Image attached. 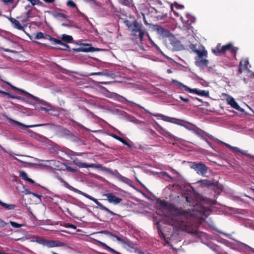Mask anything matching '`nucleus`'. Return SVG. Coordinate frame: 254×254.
<instances>
[{
    "label": "nucleus",
    "instance_id": "f257e3e1",
    "mask_svg": "<svg viewBox=\"0 0 254 254\" xmlns=\"http://www.w3.org/2000/svg\"><path fill=\"white\" fill-rule=\"evenodd\" d=\"M180 193L178 198L186 200L191 209L184 210L176 207V231L177 229L197 235L198 227L209 214V209L198 202L199 195L192 191L189 185L186 183L179 184L176 182V191Z\"/></svg>",
    "mask_w": 254,
    "mask_h": 254
},
{
    "label": "nucleus",
    "instance_id": "f03ea898",
    "mask_svg": "<svg viewBox=\"0 0 254 254\" xmlns=\"http://www.w3.org/2000/svg\"><path fill=\"white\" fill-rule=\"evenodd\" d=\"M176 125H177L178 127H176V130H180V127H183L185 128L188 129L189 130H192L193 132L197 135L199 137H201L203 135L200 132H201L204 133L207 137H208L211 139H214V137L211 134H209L207 132H205L202 129L197 128L196 129H193L191 125L189 123L186 122L183 120H180L176 118Z\"/></svg>",
    "mask_w": 254,
    "mask_h": 254
},
{
    "label": "nucleus",
    "instance_id": "7ed1b4c3",
    "mask_svg": "<svg viewBox=\"0 0 254 254\" xmlns=\"http://www.w3.org/2000/svg\"><path fill=\"white\" fill-rule=\"evenodd\" d=\"M238 50V48L233 47L231 43H228L222 47L221 43H218L215 48L212 49V52L215 55L218 56L220 54H224L227 51H230L232 55L235 56Z\"/></svg>",
    "mask_w": 254,
    "mask_h": 254
},
{
    "label": "nucleus",
    "instance_id": "20e7f679",
    "mask_svg": "<svg viewBox=\"0 0 254 254\" xmlns=\"http://www.w3.org/2000/svg\"><path fill=\"white\" fill-rule=\"evenodd\" d=\"M34 241L49 248L66 246V244L63 242L45 239L40 237H36Z\"/></svg>",
    "mask_w": 254,
    "mask_h": 254
},
{
    "label": "nucleus",
    "instance_id": "39448f33",
    "mask_svg": "<svg viewBox=\"0 0 254 254\" xmlns=\"http://www.w3.org/2000/svg\"><path fill=\"white\" fill-rule=\"evenodd\" d=\"M162 204L163 205L162 208L163 214L165 215L164 221L166 223L172 225L173 229H174V224L175 223V221L174 219L175 218V215L174 213V210L169 209L165 201L162 202Z\"/></svg>",
    "mask_w": 254,
    "mask_h": 254
},
{
    "label": "nucleus",
    "instance_id": "423d86ee",
    "mask_svg": "<svg viewBox=\"0 0 254 254\" xmlns=\"http://www.w3.org/2000/svg\"><path fill=\"white\" fill-rule=\"evenodd\" d=\"M190 168L194 169L197 174L201 176H204L207 173L208 170V167L201 162H193Z\"/></svg>",
    "mask_w": 254,
    "mask_h": 254
},
{
    "label": "nucleus",
    "instance_id": "0eeeda50",
    "mask_svg": "<svg viewBox=\"0 0 254 254\" xmlns=\"http://www.w3.org/2000/svg\"><path fill=\"white\" fill-rule=\"evenodd\" d=\"M184 91L190 93H195L197 95H198L199 92L198 89L196 88L191 89L183 83L176 80V92L181 93Z\"/></svg>",
    "mask_w": 254,
    "mask_h": 254
},
{
    "label": "nucleus",
    "instance_id": "6e6552de",
    "mask_svg": "<svg viewBox=\"0 0 254 254\" xmlns=\"http://www.w3.org/2000/svg\"><path fill=\"white\" fill-rule=\"evenodd\" d=\"M179 19L183 24V26L182 27L181 26V25H179V27L184 30L190 29L191 27V24L192 22L194 21V20L193 19L192 17L188 15L186 16L185 18L180 16Z\"/></svg>",
    "mask_w": 254,
    "mask_h": 254
},
{
    "label": "nucleus",
    "instance_id": "1a4fd4ad",
    "mask_svg": "<svg viewBox=\"0 0 254 254\" xmlns=\"http://www.w3.org/2000/svg\"><path fill=\"white\" fill-rule=\"evenodd\" d=\"M8 121L9 123L12 124L13 126H18L20 128L23 129L26 127H41L43 126L44 125V124H38V125H25L24 124H23L22 123H21L18 121H15L14 120H12L10 118L8 119Z\"/></svg>",
    "mask_w": 254,
    "mask_h": 254
},
{
    "label": "nucleus",
    "instance_id": "9d476101",
    "mask_svg": "<svg viewBox=\"0 0 254 254\" xmlns=\"http://www.w3.org/2000/svg\"><path fill=\"white\" fill-rule=\"evenodd\" d=\"M103 196L107 197V199L109 203H114V204H119L122 200V198L116 196L112 193L104 194Z\"/></svg>",
    "mask_w": 254,
    "mask_h": 254
},
{
    "label": "nucleus",
    "instance_id": "9b49d317",
    "mask_svg": "<svg viewBox=\"0 0 254 254\" xmlns=\"http://www.w3.org/2000/svg\"><path fill=\"white\" fill-rule=\"evenodd\" d=\"M162 35L164 36L165 38L164 40L166 42H169L172 46L175 45V37L168 31L163 30L162 31Z\"/></svg>",
    "mask_w": 254,
    "mask_h": 254
},
{
    "label": "nucleus",
    "instance_id": "f8f14e48",
    "mask_svg": "<svg viewBox=\"0 0 254 254\" xmlns=\"http://www.w3.org/2000/svg\"><path fill=\"white\" fill-rule=\"evenodd\" d=\"M197 183L202 188L209 187L211 186H216V183L207 179L201 180L200 181H198L197 182Z\"/></svg>",
    "mask_w": 254,
    "mask_h": 254
},
{
    "label": "nucleus",
    "instance_id": "ddd939ff",
    "mask_svg": "<svg viewBox=\"0 0 254 254\" xmlns=\"http://www.w3.org/2000/svg\"><path fill=\"white\" fill-rule=\"evenodd\" d=\"M228 104L231 105V106L235 109L236 110L240 111L241 112H244V109L242 108L236 102L235 99L233 97H231L227 100Z\"/></svg>",
    "mask_w": 254,
    "mask_h": 254
},
{
    "label": "nucleus",
    "instance_id": "4468645a",
    "mask_svg": "<svg viewBox=\"0 0 254 254\" xmlns=\"http://www.w3.org/2000/svg\"><path fill=\"white\" fill-rule=\"evenodd\" d=\"M249 64L248 59L240 62L238 67V72L241 74L244 70H248V64Z\"/></svg>",
    "mask_w": 254,
    "mask_h": 254
},
{
    "label": "nucleus",
    "instance_id": "2eb2a0df",
    "mask_svg": "<svg viewBox=\"0 0 254 254\" xmlns=\"http://www.w3.org/2000/svg\"><path fill=\"white\" fill-rule=\"evenodd\" d=\"M88 199H89L91 200H92L94 201L96 204L99 206L101 209L102 210H105V211L111 214L112 215H115V213H113L112 211L110 210L108 208L103 206L100 202H99L97 199L95 198L90 196V197H88Z\"/></svg>",
    "mask_w": 254,
    "mask_h": 254
},
{
    "label": "nucleus",
    "instance_id": "dca6fc26",
    "mask_svg": "<svg viewBox=\"0 0 254 254\" xmlns=\"http://www.w3.org/2000/svg\"><path fill=\"white\" fill-rule=\"evenodd\" d=\"M4 16L5 17H6V18H7L11 22V23L13 24V27L17 29L18 30H22L23 29L22 26L21 25V24L19 23V22L18 21H17V20H16L15 18L10 17L8 16Z\"/></svg>",
    "mask_w": 254,
    "mask_h": 254
},
{
    "label": "nucleus",
    "instance_id": "f3484780",
    "mask_svg": "<svg viewBox=\"0 0 254 254\" xmlns=\"http://www.w3.org/2000/svg\"><path fill=\"white\" fill-rule=\"evenodd\" d=\"M64 186L67 188H68V189H69L70 190H72L75 192H77L80 194H81L83 196L86 197V198H88V197H90V195L87 194V193H85L71 186H70L69 184H68L66 182H64Z\"/></svg>",
    "mask_w": 254,
    "mask_h": 254
},
{
    "label": "nucleus",
    "instance_id": "a211bd4d",
    "mask_svg": "<svg viewBox=\"0 0 254 254\" xmlns=\"http://www.w3.org/2000/svg\"><path fill=\"white\" fill-rule=\"evenodd\" d=\"M49 40L51 41V42H52L53 44H59V45H62V46H63V48H61V49H62V50H66L67 48H69V46L67 44L63 43L60 40L56 39H55V38H51V37H49Z\"/></svg>",
    "mask_w": 254,
    "mask_h": 254
},
{
    "label": "nucleus",
    "instance_id": "6ab92c4d",
    "mask_svg": "<svg viewBox=\"0 0 254 254\" xmlns=\"http://www.w3.org/2000/svg\"><path fill=\"white\" fill-rule=\"evenodd\" d=\"M52 15L57 19L59 20H68L67 16L64 13L60 12L59 11H55L52 13Z\"/></svg>",
    "mask_w": 254,
    "mask_h": 254
},
{
    "label": "nucleus",
    "instance_id": "aec40b11",
    "mask_svg": "<svg viewBox=\"0 0 254 254\" xmlns=\"http://www.w3.org/2000/svg\"><path fill=\"white\" fill-rule=\"evenodd\" d=\"M231 149L233 151H234L240 152L242 154L246 156V157H249L250 158L254 159V155H251L250 154L247 153L246 151L240 150V148L237 147H233V146H232Z\"/></svg>",
    "mask_w": 254,
    "mask_h": 254
},
{
    "label": "nucleus",
    "instance_id": "412c9836",
    "mask_svg": "<svg viewBox=\"0 0 254 254\" xmlns=\"http://www.w3.org/2000/svg\"><path fill=\"white\" fill-rule=\"evenodd\" d=\"M184 41H180L176 40V51H179L185 49L186 47H187V44L185 43H182Z\"/></svg>",
    "mask_w": 254,
    "mask_h": 254
},
{
    "label": "nucleus",
    "instance_id": "4be33fe9",
    "mask_svg": "<svg viewBox=\"0 0 254 254\" xmlns=\"http://www.w3.org/2000/svg\"><path fill=\"white\" fill-rule=\"evenodd\" d=\"M0 204L4 208H5V209H7V210H11V209H13L15 207V204H7L6 203H4L3 202H2L0 200Z\"/></svg>",
    "mask_w": 254,
    "mask_h": 254
},
{
    "label": "nucleus",
    "instance_id": "5701e85b",
    "mask_svg": "<svg viewBox=\"0 0 254 254\" xmlns=\"http://www.w3.org/2000/svg\"><path fill=\"white\" fill-rule=\"evenodd\" d=\"M20 176L23 179L26 180V181L30 182L31 183H32V184L35 183V182L33 180H32L31 179H30L27 177V174L24 171H21L20 172Z\"/></svg>",
    "mask_w": 254,
    "mask_h": 254
},
{
    "label": "nucleus",
    "instance_id": "b1692460",
    "mask_svg": "<svg viewBox=\"0 0 254 254\" xmlns=\"http://www.w3.org/2000/svg\"><path fill=\"white\" fill-rule=\"evenodd\" d=\"M62 40L66 43H71L73 40L71 36L66 34H63L61 36Z\"/></svg>",
    "mask_w": 254,
    "mask_h": 254
},
{
    "label": "nucleus",
    "instance_id": "393cba45",
    "mask_svg": "<svg viewBox=\"0 0 254 254\" xmlns=\"http://www.w3.org/2000/svg\"><path fill=\"white\" fill-rule=\"evenodd\" d=\"M19 91H20V92L25 94V95H27V96L32 98L33 99H34V100H36V101H37L38 102H40L41 103L44 102L43 101L40 100L38 97L33 96V95H32L30 93H28V92L23 90V89H20V90Z\"/></svg>",
    "mask_w": 254,
    "mask_h": 254
},
{
    "label": "nucleus",
    "instance_id": "a878e982",
    "mask_svg": "<svg viewBox=\"0 0 254 254\" xmlns=\"http://www.w3.org/2000/svg\"><path fill=\"white\" fill-rule=\"evenodd\" d=\"M196 64L198 66H207L208 64V61L205 59H201L196 62Z\"/></svg>",
    "mask_w": 254,
    "mask_h": 254
},
{
    "label": "nucleus",
    "instance_id": "bb28decb",
    "mask_svg": "<svg viewBox=\"0 0 254 254\" xmlns=\"http://www.w3.org/2000/svg\"><path fill=\"white\" fill-rule=\"evenodd\" d=\"M79 52H93L95 51L94 48L89 47L87 48H80L77 50Z\"/></svg>",
    "mask_w": 254,
    "mask_h": 254
},
{
    "label": "nucleus",
    "instance_id": "cd10ccee",
    "mask_svg": "<svg viewBox=\"0 0 254 254\" xmlns=\"http://www.w3.org/2000/svg\"><path fill=\"white\" fill-rule=\"evenodd\" d=\"M133 25L134 28L132 29V32L135 33L141 30L140 25L136 21L133 22Z\"/></svg>",
    "mask_w": 254,
    "mask_h": 254
},
{
    "label": "nucleus",
    "instance_id": "c85d7f7f",
    "mask_svg": "<svg viewBox=\"0 0 254 254\" xmlns=\"http://www.w3.org/2000/svg\"><path fill=\"white\" fill-rule=\"evenodd\" d=\"M195 53L197 54L199 58L201 59L203 57H206L207 52L205 50H203L202 51L197 50V51H196Z\"/></svg>",
    "mask_w": 254,
    "mask_h": 254
},
{
    "label": "nucleus",
    "instance_id": "c756f323",
    "mask_svg": "<svg viewBox=\"0 0 254 254\" xmlns=\"http://www.w3.org/2000/svg\"><path fill=\"white\" fill-rule=\"evenodd\" d=\"M50 36L45 37L44 35V34L42 32H38L35 34V38L37 39H46L49 40V37Z\"/></svg>",
    "mask_w": 254,
    "mask_h": 254
},
{
    "label": "nucleus",
    "instance_id": "7c9ffc66",
    "mask_svg": "<svg viewBox=\"0 0 254 254\" xmlns=\"http://www.w3.org/2000/svg\"><path fill=\"white\" fill-rule=\"evenodd\" d=\"M157 117H161L162 118V119L165 121H166V122H171V123H174L175 122V119H173V118H169V117H163L162 115H158V116H156Z\"/></svg>",
    "mask_w": 254,
    "mask_h": 254
},
{
    "label": "nucleus",
    "instance_id": "2f4dec72",
    "mask_svg": "<svg viewBox=\"0 0 254 254\" xmlns=\"http://www.w3.org/2000/svg\"><path fill=\"white\" fill-rule=\"evenodd\" d=\"M78 166L81 168H94L95 165L94 164H86L84 163H79Z\"/></svg>",
    "mask_w": 254,
    "mask_h": 254
},
{
    "label": "nucleus",
    "instance_id": "473e14b6",
    "mask_svg": "<svg viewBox=\"0 0 254 254\" xmlns=\"http://www.w3.org/2000/svg\"><path fill=\"white\" fill-rule=\"evenodd\" d=\"M100 244L102 247H103L105 249L107 250V251L113 253L115 252L113 249L108 246L106 244L103 242H100Z\"/></svg>",
    "mask_w": 254,
    "mask_h": 254
},
{
    "label": "nucleus",
    "instance_id": "72a5a7b5",
    "mask_svg": "<svg viewBox=\"0 0 254 254\" xmlns=\"http://www.w3.org/2000/svg\"><path fill=\"white\" fill-rule=\"evenodd\" d=\"M179 98L182 101H183L185 103H188L190 101L189 96L188 95H185V96L180 95H179Z\"/></svg>",
    "mask_w": 254,
    "mask_h": 254
},
{
    "label": "nucleus",
    "instance_id": "f704fd0d",
    "mask_svg": "<svg viewBox=\"0 0 254 254\" xmlns=\"http://www.w3.org/2000/svg\"><path fill=\"white\" fill-rule=\"evenodd\" d=\"M209 92L208 91L206 90H199L198 92V95L208 97L209 96Z\"/></svg>",
    "mask_w": 254,
    "mask_h": 254
},
{
    "label": "nucleus",
    "instance_id": "c9c22d12",
    "mask_svg": "<svg viewBox=\"0 0 254 254\" xmlns=\"http://www.w3.org/2000/svg\"><path fill=\"white\" fill-rule=\"evenodd\" d=\"M189 43H190V44L187 45V47L188 46L190 49L192 51L195 53L196 51L197 50L196 48V46L194 44L190 43V42H189Z\"/></svg>",
    "mask_w": 254,
    "mask_h": 254
},
{
    "label": "nucleus",
    "instance_id": "e433bc0d",
    "mask_svg": "<svg viewBox=\"0 0 254 254\" xmlns=\"http://www.w3.org/2000/svg\"><path fill=\"white\" fill-rule=\"evenodd\" d=\"M67 6L72 7L76 8V4L71 0H68L66 3Z\"/></svg>",
    "mask_w": 254,
    "mask_h": 254
},
{
    "label": "nucleus",
    "instance_id": "4c0bfd02",
    "mask_svg": "<svg viewBox=\"0 0 254 254\" xmlns=\"http://www.w3.org/2000/svg\"><path fill=\"white\" fill-rule=\"evenodd\" d=\"M119 178L121 181L127 184H129L130 183V180L127 178L121 176Z\"/></svg>",
    "mask_w": 254,
    "mask_h": 254
},
{
    "label": "nucleus",
    "instance_id": "58836bf2",
    "mask_svg": "<svg viewBox=\"0 0 254 254\" xmlns=\"http://www.w3.org/2000/svg\"><path fill=\"white\" fill-rule=\"evenodd\" d=\"M119 2L125 5H129L131 3V0H119Z\"/></svg>",
    "mask_w": 254,
    "mask_h": 254
},
{
    "label": "nucleus",
    "instance_id": "ea45409f",
    "mask_svg": "<svg viewBox=\"0 0 254 254\" xmlns=\"http://www.w3.org/2000/svg\"><path fill=\"white\" fill-rule=\"evenodd\" d=\"M10 225L14 228H20L21 227H22L23 226V224H19L16 222H13V221H10Z\"/></svg>",
    "mask_w": 254,
    "mask_h": 254
},
{
    "label": "nucleus",
    "instance_id": "a19ab883",
    "mask_svg": "<svg viewBox=\"0 0 254 254\" xmlns=\"http://www.w3.org/2000/svg\"><path fill=\"white\" fill-rule=\"evenodd\" d=\"M103 233H105V234H109L110 235L112 236H113V237H115V238H116V239H117L118 241H120V242H123V240H122L121 238H120L119 237H118V236L113 235L111 234V233L107 232V231H104V232H103Z\"/></svg>",
    "mask_w": 254,
    "mask_h": 254
},
{
    "label": "nucleus",
    "instance_id": "79ce46f5",
    "mask_svg": "<svg viewBox=\"0 0 254 254\" xmlns=\"http://www.w3.org/2000/svg\"><path fill=\"white\" fill-rule=\"evenodd\" d=\"M138 32H139V37L140 39V40H142V38L145 34V31L141 30L139 31H138Z\"/></svg>",
    "mask_w": 254,
    "mask_h": 254
},
{
    "label": "nucleus",
    "instance_id": "37998d69",
    "mask_svg": "<svg viewBox=\"0 0 254 254\" xmlns=\"http://www.w3.org/2000/svg\"><path fill=\"white\" fill-rule=\"evenodd\" d=\"M112 136H113L114 138L117 139V140L120 141L121 142V141H123V139L121 137L115 135V134H112Z\"/></svg>",
    "mask_w": 254,
    "mask_h": 254
},
{
    "label": "nucleus",
    "instance_id": "c03bdc74",
    "mask_svg": "<svg viewBox=\"0 0 254 254\" xmlns=\"http://www.w3.org/2000/svg\"><path fill=\"white\" fill-rule=\"evenodd\" d=\"M162 177L165 179H170V177L168 175V174H167L166 172H163L162 173Z\"/></svg>",
    "mask_w": 254,
    "mask_h": 254
},
{
    "label": "nucleus",
    "instance_id": "a18cd8bd",
    "mask_svg": "<svg viewBox=\"0 0 254 254\" xmlns=\"http://www.w3.org/2000/svg\"><path fill=\"white\" fill-rule=\"evenodd\" d=\"M184 8V6L183 5L179 4L176 2V8L177 9H183Z\"/></svg>",
    "mask_w": 254,
    "mask_h": 254
},
{
    "label": "nucleus",
    "instance_id": "49530a36",
    "mask_svg": "<svg viewBox=\"0 0 254 254\" xmlns=\"http://www.w3.org/2000/svg\"><path fill=\"white\" fill-rule=\"evenodd\" d=\"M85 1L87 2H90L91 4H95L96 5L97 4V3L96 0H84Z\"/></svg>",
    "mask_w": 254,
    "mask_h": 254
},
{
    "label": "nucleus",
    "instance_id": "de8ad7c7",
    "mask_svg": "<svg viewBox=\"0 0 254 254\" xmlns=\"http://www.w3.org/2000/svg\"><path fill=\"white\" fill-rule=\"evenodd\" d=\"M13 158L15 160H17V161H18L19 162L21 163H27L25 161L18 159L16 157H13Z\"/></svg>",
    "mask_w": 254,
    "mask_h": 254
},
{
    "label": "nucleus",
    "instance_id": "09e8293b",
    "mask_svg": "<svg viewBox=\"0 0 254 254\" xmlns=\"http://www.w3.org/2000/svg\"><path fill=\"white\" fill-rule=\"evenodd\" d=\"M25 194H31L32 192L30 191L28 189L24 188V191H23Z\"/></svg>",
    "mask_w": 254,
    "mask_h": 254
},
{
    "label": "nucleus",
    "instance_id": "8fccbe9b",
    "mask_svg": "<svg viewBox=\"0 0 254 254\" xmlns=\"http://www.w3.org/2000/svg\"><path fill=\"white\" fill-rule=\"evenodd\" d=\"M90 75H103V73L102 72H94L90 74Z\"/></svg>",
    "mask_w": 254,
    "mask_h": 254
},
{
    "label": "nucleus",
    "instance_id": "3c124183",
    "mask_svg": "<svg viewBox=\"0 0 254 254\" xmlns=\"http://www.w3.org/2000/svg\"><path fill=\"white\" fill-rule=\"evenodd\" d=\"M155 225H156V227L157 229H158V231H160L161 230H160V225H159V223L156 222L155 224Z\"/></svg>",
    "mask_w": 254,
    "mask_h": 254
},
{
    "label": "nucleus",
    "instance_id": "603ef678",
    "mask_svg": "<svg viewBox=\"0 0 254 254\" xmlns=\"http://www.w3.org/2000/svg\"><path fill=\"white\" fill-rule=\"evenodd\" d=\"M14 0H2L4 3H12Z\"/></svg>",
    "mask_w": 254,
    "mask_h": 254
},
{
    "label": "nucleus",
    "instance_id": "864d4df0",
    "mask_svg": "<svg viewBox=\"0 0 254 254\" xmlns=\"http://www.w3.org/2000/svg\"><path fill=\"white\" fill-rule=\"evenodd\" d=\"M123 144L128 146L129 147H130V145L129 143H128L127 142H126V141H125L124 139H123V141H121Z\"/></svg>",
    "mask_w": 254,
    "mask_h": 254
},
{
    "label": "nucleus",
    "instance_id": "5fc2aeb1",
    "mask_svg": "<svg viewBox=\"0 0 254 254\" xmlns=\"http://www.w3.org/2000/svg\"><path fill=\"white\" fill-rule=\"evenodd\" d=\"M201 138L202 139H203V140L205 141L208 144H210V142L208 141V140L203 136V135L202 136V137H201Z\"/></svg>",
    "mask_w": 254,
    "mask_h": 254
},
{
    "label": "nucleus",
    "instance_id": "6e6d98bb",
    "mask_svg": "<svg viewBox=\"0 0 254 254\" xmlns=\"http://www.w3.org/2000/svg\"><path fill=\"white\" fill-rule=\"evenodd\" d=\"M8 85H9L13 89L16 90H17V91H19L20 90V88H17L16 87H14L12 85H10L9 83H7Z\"/></svg>",
    "mask_w": 254,
    "mask_h": 254
},
{
    "label": "nucleus",
    "instance_id": "4d7b16f0",
    "mask_svg": "<svg viewBox=\"0 0 254 254\" xmlns=\"http://www.w3.org/2000/svg\"><path fill=\"white\" fill-rule=\"evenodd\" d=\"M8 85H9L13 89L16 90H17V91H19L20 90V88H17L16 87H14L12 85H10L9 83H7Z\"/></svg>",
    "mask_w": 254,
    "mask_h": 254
},
{
    "label": "nucleus",
    "instance_id": "13d9d810",
    "mask_svg": "<svg viewBox=\"0 0 254 254\" xmlns=\"http://www.w3.org/2000/svg\"><path fill=\"white\" fill-rule=\"evenodd\" d=\"M8 85H9L13 89L16 90H17V91H19L20 90V88H17L16 87H14L12 85H10L9 83H7Z\"/></svg>",
    "mask_w": 254,
    "mask_h": 254
},
{
    "label": "nucleus",
    "instance_id": "bf43d9fd",
    "mask_svg": "<svg viewBox=\"0 0 254 254\" xmlns=\"http://www.w3.org/2000/svg\"><path fill=\"white\" fill-rule=\"evenodd\" d=\"M8 85H9L13 89L16 90H17V91H19L20 90V88H17L16 87H14L12 85H10L9 83H7Z\"/></svg>",
    "mask_w": 254,
    "mask_h": 254
},
{
    "label": "nucleus",
    "instance_id": "052dcab7",
    "mask_svg": "<svg viewBox=\"0 0 254 254\" xmlns=\"http://www.w3.org/2000/svg\"><path fill=\"white\" fill-rule=\"evenodd\" d=\"M222 143H223L224 144H225V145L226 147H228V148H229L232 149V146H231L230 144H227V143H224V142H222Z\"/></svg>",
    "mask_w": 254,
    "mask_h": 254
},
{
    "label": "nucleus",
    "instance_id": "680f3d73",
    "mask_svg": "<svg viewBox=\"0 0 254 254\" xmlns=\"http://www.w3.org/2000/svg\"><path fill=\"white\" fill-rule=\"evenodd\" d=\"M45 2L47 3H52L55 0H43Z\"/></svg>",
    "mask_w": 254,
    "mask_h": 254
},
{
    "label": "nucleus",
    "instance_id": "e2e57ef3",
    "mask_svg": "<svg viewBox=\"0 0 254 254\" xmlns=\"http://www.w3.org/2000/svg\"><path fill=\"white\" fill-rule=\"evenodd\" d=\"M31 194H32L33 195L38 197V198H40V196L35 193H34V192H32Z\"/></svg>",
    "mask_w": 254,
    "mask_h": 254
},
{
    "label": "nucleus",
    "instance_id": "0e129e2a",
    "mask_svg": "<svg viewBox=\"0 0 254 254\" xmlns=\"http://www.w3.org/2000/svg\"><path fill=\"white\" fill-rule=\"evenodd\" d=\"M1 93L3 94V95H6L7 96H8V95H9V94L8 93L5 92L4 91H2L1 92Z\"/></svg>",
    "mask_w": 254,
    "mask_h": 254
},
{
    "label": "nucleus",
    "instance_id": "69168bd1",
    "mask_svg": "<svg viewBox=\"0 0 254 254\" xmlns=\"http://www.w3.org/2000/svg\"><path fill=\"white\" fill-rule=\"evenodd\" d=\"M242 245L244 246V247L245 248L252 249L250 247H249L248 245H246V244H243Z\"/></svg>",
    "mask_w": 254,
    "mask_h": 254
},
{
    "label": "nucleus",
    "instance_id": "338daca9",
    "mask_svg": "<svg viewBox=\"0 0 254 254\" xmlns=\"http://www.w3.org/2000/svg\"><path fill=\"white\" fill-rule=\"evenodd\" d=\"M67 170L70 171H74L75 170L74 169H73L72 168L70 167H67Z\"/></svg>",
    "mask_w": 254,
    "mask_h": 254
},
{
    "label": "nucleus",
    "instance_id": "774afa93",
    "mask_svg": "<svg viewBox=\"0 0 254 254\" xmlns=\"http://www.w3.org/2000/svg\"><path fill=\"white\" fill-rule=\"evenodd\" d=\"M16 99H19V100H24V99L21 97H19V96H16Z\"/></svg>",
    "mask_w": 254,
    "mask_h": 254
}]
</instances>
